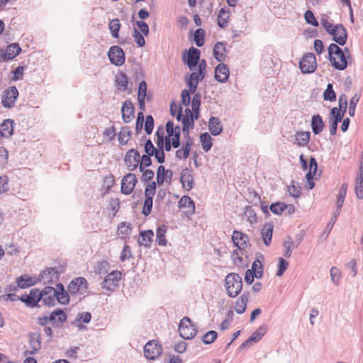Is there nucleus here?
Instances as JSON below:
<instances>
[{
  "instance_id": "69168bd1",
  "label": "nucleus",
  "mask_w": 363,
  "mask_h": 363,
  "mask_svg": "<svg viewBox=\"0 0 363 363\" xmlns=\"http://www.w3.org/2000/svg\"><path fill=\"white\" fill-rule=\"evenodd\" d=\"M133 36L135 42L139 47H143L145 45V40L142 34L136 28H134Z\"/></svg>"
},
{
  "instance_id": "2f4dec72",
  "label": "nucleus",
  "mask_w": 363,
  "mask_h": 363,
  "mask_svg": "<svg viewBox=\"0 0 363 363\" xmlns=\"http://www.w3.org/2000/svg\"><path fill=\"white\" fill-rule=\"evenodd\" d=\"M30 345L32 351L30 354H35L41 347L40 334L39 333H33L30 335Z\"/></svg>"
},
{
  "instance_id": "5fc2aeb1",
  "label": "nucleus",
  "mask_w": 363,
  "mask_h": 363,
  "mask_svg": "<svg viewBox=\"0 0 363 363\" xmlns=\"http://www.w3.org/2000/svg\"><path fill=\"white\" fill-rule=\"evenodd\" d=\"M304 18L307 23L315 27L318 26V21L316 20L313 13L311 10H307L304 14Z\"/></svg>"
},
{
  "instance_id": "6e6d98bb",
  "label": "nucleus",
  "mask_w": 363,
  "mask_h": 363,
  "mask_svg": "<svg viewBox=\"0 0 363 363\" xmlns=\"http://www.w3.org/2000/svg\"><path fill=\"white\" fill-rule=\"evenodd\" d=\"M330 274L332 281L335 285H338L340 279L341 278V273H340L339 269L336 267H331Z\"/></svg>"
},
{
  "instance_id": "09e8293b",
  "label": "nucleus",
  "mask_w": 363,
  "mask_h": 363,
  "mask_svg": "<svg viewBox=\"0 0 363 363\" xmlns=\"http://www.w3.org/2000/svg\"><path fill=\"white\" fill-rule=\"evenodd\" d=\"M244 216L247 218V220L251 223H256L257 222V214L252 206H247L245 207Z\"/></svg>"
},
{
  "instance_id": "052dcab7",
  "label": "nucleus",
  "mask_w": 363,
  "mask_h": 363,
  "mask_svg": "<svg viewBox=\"0 0 363 363\" xmlns=\"http://www.w3.org/2000/svg\"><path fill=\"white\" fill-rule=\"evenodd\" d=\"M9 191V178L6 175L0 176V194Z\"/></svg>"
},
{
  "instance_id": "de8ad7c7",
  "label": "nucleus",
  "mask_w": 363,
  "mask_h": 363,
  "mask_svg": "<svg viewBox=\"0 0 363 363\" xmlns=\"http://www.w3.org/2000/svg\"><path fill=\"white\" fill-rule=\"evenodd\" d=\"M265 333V328L261 326L249 337V339L252 343L257 342L262 339Z\"/></svg>"
},
{
  "instance_id": "9d476101",
  "label": "nucleus",
  "mask_w": 363,
  "mask_h": 363,
  "mask_svg": "<svg viewBox=\"0 0 363 363\" xmlns=\"http://www.w3.org/2000/svg\"><path fill=\"white\" fill-rule=\"evenodd\" d=\"M40 298H42L40 290L33 289L28 294L22 295L20 297V300L25 303L27 306L34 308L37 306L38 303L40 301Z\"/></svg>"
},
{
  "instance_id": "e2e57ef3",
  "label": "nucleus",
  "mask_w": 363,
  "mask_h": 363,
  "mask_svg": "<svg viewBox=\"0 0 363 363\" xmlns=\"http://www.w3.org/2000/svg\"><path fill=\"white\" fill-rule=\"evenodd\" d=\"M156 191V182H152L149 183L145 189V197H150L152 198V196L155 195Z\"/></svg>"
},
{
  "instance_id": "4be33fe9",
  "label": "nucleus",
  "mask_w": 363,
  "mask_h": 363,
  "mask_svg": "<svg viewBox=\"0 0 363 363\" xmlns=\"http://www.w3.org/2000/svg\"><path fill=\"white\" fill-rule=\"evenodd\" d=\"M213 57L218 62H223L225 60L227 50L225 43L218 42L215 44L213 50Z\"/></svg>"
},
{
  "instance_id": "a19ab883",
  "label": "nucleus",
  "mask_w": 363,
  "mask_h": 363,
  "mask_svg": "<svg viewBox=\"0 0 363 363\" xmlns=\"http://www.w3.org/2000/svg\"><path fill=\"white\" fill-rule=\"evenodd\" d=\"M201 103V95L199 93L194 94L192 101L191 108L195 113V118L198 119L199 116V108Z\"/></svg>"
},
{
  "instance_id": "a878e982",
  "label": "nucleus",
  "mask_w": 363,
  "mask_h": 363,
  "mask_svg": "<svg viewBox=\"0 0 363 363\" xmlns=\"http://www.w3.org/2000/svg\"><path fill=\"white\" fill-rule=\"evenodd\" d=\"M249 297L250 292H245L238 298L235 305V310L237 313L242 314L245 311Z\"/></svg>"
},
{
  "instance_id": "f704fd0d",
  "label": "nucleus",
  "mask_w": 363,
  "mask_h": 363,
  "mask_svg": "<svg viewBox=\"0 0 363 363\" xmlns=\"http://www.w3.org/2000/svg\"><path fill=\"white\" fill-rule=\"evenodd\" d=\"M130 134L131 130L128 126L122 127L118 134L119 143L122 145H126L130 139Z\"/></svg>"
},
{
  "instance_id": "13d9d810",
  "label": "nucleus",
  "mask_w": 363,
  "mask_h": 363,
  "mask_svg": "<svg viewBox=\"0 0 363 363\" xmlns=\"http://www.w3.org/2000/svg\"><path fill=\"white\" fill-rule=\"evenodd\" d=\"M289 192L293 197L298 198L301 194V187L296 185L294 181H291L290 186H289Z\"/></svg>"
},
{
  "instance_id": "3c124183",
  "label": "nucleus",
  "mask_w": 363,
  "mask_h": 363,
  "mask_svg": "<svg viewBox=\"0 0 363 363\" xmlns=\"http://www.w3.org/2000/svg\"><path fill=\"white\" fill-rule=\"evenodd\" d=\"M287 207L288 206L283 202H277L272 203L269 208L273 213L276 215H281Z\"/></svg>"
},
{
  "instance_id": "58836bf2",
  "label": "nucleus",
  "mask_w": 363,
  "mask_h": 363,
  "mask_svg": "<svg viewBox=\"0 0 363 363\" xmlns=\"http://www.w3.org/2000/svg\"><path fill=\"white\" fill-rule=\"evenodd\" d=\"M194 120H196L194 117L189 116H184L182 118V131L184 135H189V128L193 127L194 124Z\"/></svg>"
},
{
  "instance_id": "680f3d73",
  "label": "nucleus",
  "mask_w": 363,
  "mask_h": 363,
  "mask_svg": "<svg viewBox=\"0 0 363 363\" xmlns=\"http://www.w3.org/2000/svg\"><path fill=\"white\" fill-rule=\"evenodd\" d=\"M154 128V118L151 115L146 116L145 123V130L147 135L152 133Z\"/></svg>"
},
{
  "instance_id": "bb28decb",
  "label": "nucleus",
  "mask_w": 363,
  "mask_h": 363,
  "mask_svg": "<svg viewBox=\"0 0 363 363\" xmlns=\"http://www.w3.org/2000/svg\"><path fill=\"white\" fill-rule=\"evenodd\" d=\"M208 129L213 135H218L223 131V125L218 118L211 116L208 121Z\"/></svg>"
},
{
  "instance_id": "473e14b6",
  "label": "nucleus",
  "mask_w": 363,
  "mask_h": 363,
  "mask_svg": "<svg viewBox=\"0 0 363 363\" xmlns=\"http://www.w3.org/2000/svg\"><path fill=\"white\" fill-rule=\"evenodd\" d=\"M116 83L119 91H124L127 90L128 84V76L123 72L117 74L116 76Z\"/></svg>"
},
{
  "instance_id": "0e129e2a",
  "label": "nucleus",
  "mask_w": 363,
  "mask_h": 363,
  "mask_svg": "<svg viewBox=\"0 0 363 363\" xmlns=\"http://www.w3.org/2000/svg\"><path fill=\"white\" fill-rule=\"evenodd\" d=\"M345 267L350 270V274L354 277L357 273V262L355 259H352L348 263L346 264Z\"/></svg>"
},
{
  "instance_id": "aec40b11",
  "label": "nucleus",
  "mask_w": 363,
  "mask_h": 363,
  "mask_svg": "<svg viewBox=\"0 0 363 363\" xmlns=\"http://www.w3.org/2000/svg\"><path fill=\"white\" fill-rule=\"evenodd\" d=\"M232 240L236 247L242 250L247 247L249 238L245 233L238 230H234L232 235Z\"/></svg>"
},
{
  "instance_id": "603ef678",
  "label": "nucleus",
  "mask_w": 363,
  "mask_h": 363,
  "mask_svg": "<svg viewBox=\"0 0 363 363\" xmlns=\"http://www.w3.org/2000/svg\"><path fill=\"white\" fill-rule=\"evenodd\" d=\"M289 265V263L288 261H286L285 259L282 257H280L279 259L278 269L277 271L276 275L277 277H281L285 272V271L287 269Z\"/></svg>"
},
{
  "instance_id": "2eb2a0df",
  "label": "nucleus",
  "mask_w": 363,
  "mask_h": 363,
  "mask_svg": "<svg viewBox=\"0 0 363 363\" xmlns=\"http://www.w3.org/2000/svg\"><path fill=\"white\" fill-rule=\"evenodd\" d=\"M87 288V281L84 277H77L68 285V291L72 295L82 294V291Z\"/></svg>"
},
{
  "instance_id": "0eeeda50",
  "label": "nucleus",
  "mask_w": 363,
  "mask_h": 363,
  "mask_svg": "<svg viewBox=\"0 0 363 363\" xmlns=\"http://www.w3.org/2000/svg\"><path fill=\"white\" fill-rule=\"evenodd\" d=\"M121 279V273L118 270L113 271L105 277L101 286L108 291H112L118 285Z\"/></svg>"
},
{
  "instance_id": "7c9ffc66",
  "label": "nucleus",
  "mask_w": 363,
  "mask_h": 363,
  "mask_svg": "<svg viewBox=\"0 0 363 363\" xmlns=\"http://www.w3.org/2000/svg\"><path fill=\"white\" fill-rule=\"evenodd\" d=\"M310 137L309 132L298 131L295 135V140L292 143L294 145L304 147L309 143Z\"/></svg>"
},
{
  "instance_id": "c03bdc74",
  "label": "nucleus",
  "mask_w": 363,
  "mask_h": 363,
  "mask_svg": "<svg viewBox=\"0 0 363 363\" xmlns=\"http://www.w3.org/2000/svg\"><path fill=\"white\" fill-rule=\"evenodd\" d=\"M218 333L215 330H210L206 333L201 337V341L205 345L213 343L217 338Z\"/></svg>"
},
{
  "instance_id": "864d4df0",
  "label": "nucleus",
  "mask_w": 363,
  "mask_h": 363,
  "mask_svg": "<svg viewBox=\"0 0 363 363\" xmlns=\"http://www.w3.org/2000/svg\"><path fill=\"white\" fill-rule=\"evenodd\" d=\"M153 200L152 198L145 197L143 208L142 211V213L147 216H149L151 213L152 208Z\"/></svg>"
},
{
  "instance_id": "6e6552de",
  "label": "nucleus",
  "mask_w": 363,
  "mask_h": 363,
  "mask_svg": "<svg viewBox=\"0 0 363 363\" xmlns=\"http://www.w3.org/2000/svg\"><path fill=\"white\" fill-rule=\"evenodd\" d=\"M140 160V155L139 152L137 150L132 148L126 152L124 158V162L128 170L130 172H133L138 167Z\"/></svg>"
},
{
  "instance_id": "8fccbe9b",
  "label": "nucleus",
  "mask_w": 363,
  "mask_h": 363,
  "mask_svg": "<svg viewBox=\"0 0 363 363\" xmlns=\"http://www.w3.org/2000/svg\"><path fill=\"white\" fill-rule=\"evenodd\" d=\"M157 241L159 245L164 246L167 243L165 239L166 229L164 226H160L157 229Z\"/></svg>"
},
{
  "instance_id": "423d86ee",
  "label": "nucleus",
  "mask_w": 363,
  "mask_h": 363,
  "mask_svg": "<svg viewBox=\"0 0 363 363\" xmlns=\"http://www.w3.org/2000/svg\"><path fill=\"white\" fill-rule=\"evenodd\" d=\"M108 57L111 62L116 66H121L125 61V55L123 49L117 45L110 48Z\"/></svg>"
},
{
  "instance_id": "49530a36",
  "label": "nucleus",
  "mask_w": 363,
  "mask_h": 363,
  "mask_svg": "<svg viewBox=\"0 0 363 363\" xmlns=\"http://www.w3.org/2000/svg\"><path fill=\"white\" fill-rule=\"evenodd\" d=\"M205 31L202 28H198L194 34V39L196 45L198 47H201L204 44Z\"/></svg>"
},
{
  "instance_id": "39448f33",
  "label": "nucleus",
  "mask_w": 363,
  "mask_h": 363,
  "mask_svg": "<svg viewBox=\"0 0 363 363\" xmlns=\"http://www.w3.org/2000/svg\"><path fill=\"white\" fill-rule=\"evenodd\" d=\"M18 96V91L15 86L9 87L4 91L1 97V104L4 108H11L14 106Z\"/></svg>"
},
{
  "instance_id": "c756f323",
  "label": "nucleus",
  "mask_w": 363,
  "mask_h": 363,
  "mask_svg": "<svg viewBox=\"0 0 363 363\" xmlns=\"http://www.w3.org/2000/svg\"><path fill=\"white\" fill-rule=\"evenodd\" d=\"M21 51V48L17 43H12L4 50V55L6 56V60H10L16 57Z\"/></svg>"
},
{
  "instance_id": "e433bc0d",
  "label": "nucleus",
  "mask_w": 363,
  "mask_h": 363,
  "mask_svg": "<svg viewBox=\"0 0 363 363\" xmlns=\"http://www.w3.org/2000/svg\"><path fill=\"white\" fill-rule=\"evenodd\" d=\"M200 142L201 143L202 148L205 152H208L213 145L212 138L207 132L203 133L200 135Z\"/></svg>"
},
{
  "instance_id": "f257e3e1",
  "label": "nucleus",
  "mask_w": 363,
  "mask_h": 363,
  "mask_svg": "<svg viewBox=\"0 0 363 363\" xmlns=\"http://www.w3.org/2000/svg\"><path fill=\"white\" fill-rule=\"evenodd\" d=\"M328 60L335 69L345 70L347 67L345 53L337 44L331 43L328 48Z\"/></svg>"
},
{
  "instance_id": "ddd939ff",
  "label": "nucleus",
  "mask_w": 363,
  "mask_h": 363,
  "mask_svg": "<svg viewBox=\"0 0 363 363\" xmlns=\"http://www.w3.org/2000/svg\"><path fill=\"white\" fill-rule=\"evenodd\" d=\"M201 52L199 49L191 47L189 48L186 57H183V61L191 70L195 69L200 60Z\"/></svg>"
},
{
  "instance_id": "dca6fc26",
  "label": "nucleus",
  "mask_w": 363,
  "mask_h": 363,
  "mask_svg": "<svg viewBox=\"0 0 363 363\" xmlns=\"http://www.w3.org/2000/svg\"><path fill=\"white\" fill-rule=\"evenodd\" d=\"M40 294H42V298H40V301H43V303L48 306H52L55 304V296H56V289L52 286H45L43 288L42 291H40Z\"/></svg>"
},
{
  "instance_id": "a18cd8bd",
  "label": "nucleus",
  "mask_w": 363,
  "mask_h": 363,
  "mask_svg": "<svg viewBox=\"0 0 363 363\" xmlns=\"http://www.w3.org/2000/svg\"><path fill=\"white\" fill-rule=\"evenodd\" d=\"M347 184L346 183H344L342 184L337 198L336 205L338 206V207H342L346 194H347Z\"/></svg>"
},
{
  "instance_id": "ea45409f",
  "label": "nucleus",
  "mask_w": 363,
  "mask_h": 363,
  "mask_svg": "<svg viewBox=\"0 0 363 363\" xmlns=\"http://www.w3.org/2000/svg\"><path fill=\"white\" fill-rule=\"evenodd\" d=\"M16 284L18 287L21 289H25L29 286H31L35 284V282L33 281L32 278L27 275H22L17 278Z\"/></svg>"
},
{
  "instance_id": "4c0bfd02",
  "label": "nucleus",
  "mask_w": 363,
  "mask_h": 363,
  "mask_svg": "<svg viewBox=\"0 0 363 363\" xmlns=\"http://www.w3.org/2000/svg\"><path fill=\"white\" fill-rule=\"evenodd\" d=\"M230 11L225 8H222L218 16V25L219 27L223 28L227 26L228 20L229 18Z\"/></svg>"
},
{
  "instance_id": "9b49d317",
  "label": "nucleus",
  "mask_w": 363,
  "mask_h": 363,
  "mask_svg": "<svg viewBox=\"0 0 363 363\" xmlns=\"http://www.w3.org/2000/svg\"><path fill=\"white\" fill-rule=\"evenodd\" d=\"M137 182L138 179L135 174L128 173L125 175L121 181V193L125 195L131 194Z\"/></svg>"
},
{
  "instance_id": "37998d69",
  "label": "nucleus",
  "mask_w": 363,
  "mask_h": 363,
  "mask_svg": "<svg viewBox=\"0 0 363 363\" xmlns=\"http://www.w3.org/2000/svg\"><path fill=\"white\" fill-rule=\"evenodd\" d=\"M323 99L325 101H334L336 100V94L333 89V85L328 83L326 89L323 92Z\"/></svg>"
},
{
  "instance_id": "cd10ccee",
  "label": "nucleus",
  "mask_w": 363,
  "mask_h": 363,
  "mask_svg": "<svg viewBox=\"0 0 363 363\" xmlns=\"http://www.w3.org/2000/svg\"><path fill=\"white\" fill-rule=\"evenodd\" d=\"M274 225L271 223H267L263 226L261 234L264 243L269 246L272 242Z\"/></svg>"
},
{
  "instance_id": "4468645a",
  "label": "nucleus",
  "mask_w": 363,
  "mask_h": 363,
  "mask_svg": "<svg viewBox=\"0 0 363 363\" xmlns=\"http://www.w3.org/2000/svg\"><path fill=\"white\" fill-rule=\"evenodd\" d=\"M67 318V314L61 308L55 309L48 315V320L54 328H61Z\"/></svg>"
},
{
  "instance_id": "5701e85b",
  "label": "nucleus",
  "mask_w": 363,
  "mask_h": 363,
  "mask_svg": "<svg viewBox=\"0 0 363 363\" xmlns=\"http://www.w3.org/2000/svg\"><path fill=\"white\" fill-rule=\"evenodd\" d=\"M56 296L55 301L57 300L62 304H67L69 301V292L67 291L62 283H57L56 284Z\"/></svg>"
},
{
  "instance_id": "79ce46f5",
  "label": "nucleus",
  "mask_w": 363,
  "mask_h": 363,
  "mask_svg": "<svg viewBox=\"0 0 363 363\" xmlns=\"http://www.w3.org/2000/svg\"><path fill=\"white\" fill-rule=\"evenodd\" d=\"M121 26V25L120 23V21L118 18L112 19L110 21L108 24V28L110 29L111 35L113 38H118Z\"/></svg>"
},
{
  "instance_id": "4d7b16f0",
  "label": "nucleus",
  "mask_w": 363,
  "mask_h": 363,
  "mask_svg": "<svg viewBox=\"0 0 363 363\" xmlns=\"http://www.w3.org/2000/svg\"><path fill=\"white\" fill-rule=\"evenodd\" d=\"M359 96H358L357 94H354V96L350 99V107H349V115L351 117H353L355 114V108L357 106V104H358L359 101Z\"/></svg>"
},
{
  "instance_id": "338daca9",
  "label": "nucleus",
  "mask_w": 363,
  "mask_h": 363,
  "mask_svg": "<svg viewBox=\"0 0 363 363\" xmlns=\"http://www.w3.org/2000/svg\"><path fill=\"white\" fill-rule=\"evenodd\" d=\"M132 257L131 249L130 247L128 245H125L120 256V259L121 261L124 262L125 260L130 259Z\"/></svg>"
},
{
  "instance_id": "393cba45",
  "label": "nucleus",
  "mask_w": 363,
  "mask_h": 363,
  "mask_svg": "<svg viewBox=\"0 0 363 363\" xmlns=\"http://www.w3.org/2000/svg\"><path fill=\"white\" fill-rule=\"evenodd\" d=\"M179 208H186V214H193L195 211L194 201L189 196H183L179 201Z\"/></svg>"
},
{
  "instance_id": "c9c22d12",
  "label": "nucleus",
  "mask_w": 363,
  "mask_h": 363,
  "mask_svg": "<svg viewBox=\"0 0 363 363\" xmlns=\"http://www.w3.org/2000/svg\"><path fill=\"white\" fill-rule=\"evenodd\" d=\"M283 246L285 249V251L284 253V257L286 258H289L291 256L292 251H293L294 247H296V244H295L294 241H293L291 236H287L284 239V240L283 242Z\"/></svg>"
},
{
  "instance_id": "20e7f679",
  "label": "nucleus",
  "mask_w": 363,
  "mask_h": 363,
  "mask_svg": "<svg viewBox=\"0 0 363 363\" xmlns=\"http://www.w3.org/2000/svg\"><path fill=\"white\" fill-rule=\"evenodd\" d=\"M299 68L304 74H310L315 72L317 68V62L313 53H306L299 61Z\"/></svg>"
},
{
  "instance_id": "b1692460",
  "label": "nucleus",
  "mask_w": 363,
  "mask_h": 363,
  "mask_svg": "<svg viewBox=\"0 0 363 363\" xmlns=\"http://www.w3.org/2000/svg\"><path fill=\"white\" fill-rule=\"evenodd\" d=\"M14 121L11 119H5L0 124V134L2 137L9 138L13 133Z\"/></svg>"
},
{
  "instance_id": "c85d7f7f",
  "label": "nucleus",
  "mask_w": 363,
  "mask_h": 363,
  "mask_svg": "<svg viewBox=\"0 0 363 363\" xmlns=\"http://www.w3.org/2000/svg\"><path fill=\"white\" fill-rule=\"evenodd\" d=\"M324 122L319 114L313 115L311 118V128L315 135L320 134L324 128Z\"/></svg>"
},
{
  "instance_id": "7ed1b4c3",
  "label": "nucleus",
  "mask_w": 363,
  "mask_h": 363,
  "mask_svg": "<svg viewBox=\"0 0 363 363\" xmlns=\"http://www.w3.org/2000/svg\"><path fill=\"white\" fill-rule=\"evenodd\" d=\"M179 333L182 338L191 340L196 336L197 330L189 318L184 317L179 325Z\"/></svg>"
},
{
  "instance_id": "412c9836",
  "label": "nucleus",
  "mask_w": 363,
  "mask_h": 363,
  "mask_svg": "<svg viewBox=\"0 0 363 363\" xmlns=\"http://www.w3.org/2000/svg\"><path fill=\"white\" fill-rule=\"evenodd\" d=\"M230 72L228 66L223 63L219 64L215 69V79L220 82L225 83L228 81Z\"/></svg>"
},
{
  "instance_id": "72a5a7b5",
  "label": "nucleus",
  "mask_w": 363,
  "mask_h": 363,
  "mask_svg": "<svg viewBox=\"0 0 363 363\" xmlns=\"http://www.w3.org/2000/svg\"><path fill=\"white\" fill-rule=\"evenodd\" d=\"M153 236L154 233L153 231L151 230L141 231L138 240L140 245H144L145 247L150 246V244L152 242V238Z\"/></svg>"
},
{
  "instance_id": "f03ea898",
  "label": "nucleus",
  "mask_w": 363,
  "mask_h": 363,
  "mask_svg": "<svg viewBox=\"0 0 363 363\" xmlns=\"http://www.w3.org/2000/svg\"><path fill=\"white\" fill-rule=\"evenodd\" d=\"M228 295L231 298L236 297L242 289L241 277L236 273L228 274L225 279Z\"/></svg>"
},
{
  "instance_id": "a211bd4d",
  "label": "nucleus",
  "mask_w": 363,
  "mask_h": 363,
  "mask_svg": "<svg viewBox=\"0 0 363 363\" xmlns=\"http://www.w3.org/2000/svg\"><path fill=\"white\" fill-rule=\"evenodd\" d=\"M180 181L186 191L192 189L194 181L192 171L189 168H184L181 172Z\"/></svg>"
},
{
  "instance_id": "bf43d9fd",
  "label": "nucleus",
  "mask_w": 363,
  "mask_h": 363,
  "mask_svg": "<svg viewBox=\"0 0 363 363\" xmlns=\"http://www.w3.org/2000/svg\"><path fill=\"white\" fill-rule=\"evenodd\" d=\"M166 177V169L164 166L160 165L157 171V182L159 185L164 183Z\"/></svg>"
},
{
  "instance_id": "6ab92c4d",
  "label": "nucleus",
  "mask_w": 363,
  "mask_h": 363,
  "mask_svg": "<svg viewBox=\"0 0 363 363\" xmlns=\"http://www.w3.org/2000/svg\"><path fill=\"white\" fill-rule=\"evenodd\" d=\"M135 108L130 100L125 101L121 108L122 118L124 123H129L134 117Z\"/></svg>"
},
{
  "instance_id": "774afa93",
  "label": "nucleus",
  "mask_w": 363,
  "mask_h": 363,
  "mask_svg": "<svg viewBox=\"0 0 363 363\" xmlns=\"http://www.w3.org/2000/svg\"><path fill=\"white\" fill-rule=\"evenodd\" d=\"M339 109L342 111H347V96L345 94L340 95L338 99Z\"/></svg>"
},
{
  "instance_id": "1a4fd4ad",
  "label": "nucleus",
  "mask_w": 363,
  "mask_h": 363,
  "mask_svg": "<svg viewBox=\"0 0 363 363\" xmlns=\"http://www.w3.org/2000/svg\"><path fill=\"white\" fill-rule=\"evenodd\" d=\"M162 353V347L155 340L149 341L144 346V354L147 359H155Z\"/></svg>"
},
{
  "instance_id": "f8f14e48",
  "label": "nucleus",
  "mask_w": 363,
  "mask_h": 363,
  "mask_svg": "<svg viewBox=\"0 0 363 363\" xmlns=\"http://www.w3.org/2000/svg\"><path fill=\"white\" fill-rule=\"evenodd\" d=\"M62 272L57 267L48 268L40 273L39 280L45 284L52 283L58 279L59 274Z\"/></svg>"
},
{
  "instance_id": "f3484780",
  "label": "nucleus",
  "mask_w": 363,
  "mask_h": 363,
  "mask_svg": "<svg viewBox=\"0 0 363 363\" xmlns=\"http://www.w3.org/2000/svg\"><path fill=\"white\" fill-rule=\"evenodd\" d=\"M334 33L330 34L333 36V40L339 45L343 46L345 45L347 39V32L346 28L342 24L335 25Z\"/></svg>"
}]
</instances>
